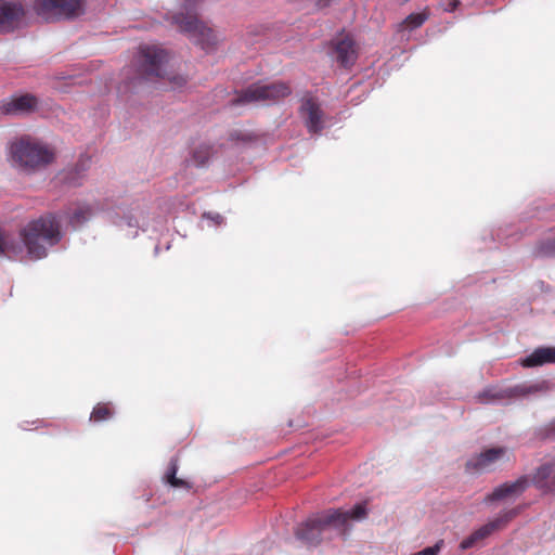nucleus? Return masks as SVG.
<instances>
[{"label":"nucleus","mask_w":555,"mask_h":555,"mask_svg":"<svg viewBox=\"0 0 555 555\" xmlns=\"http://www.w3.org/2000/svg\"><path fill=\"white\" fill-rule=\"evenodd\" d=\"M61 223L55 214H47L29 221L21 231V242L14 240L0 228V257L17 256L26 248L33 260L48 256V248L62 240Z\"/></svg>","instance_id":"f257e3e1"},{"label":"nucleus","mask_w":555,"mask_h":555,"mask_svg":"<svg viewBox=\"0 0 555 555\" xmlns=\"http://www.w3.org/2000/svg\"><path fill=\"white\" fill-rule=\"evenodd\" d=\"M367 515L366 504L358 503L350 511L327 509L309 517L295 530L298 540L307 545H318L330 529L341 530L348 520H361Z\"/></svg>","instance_id":"f03ea898"},{"label":"nucleus","mask_w":555,"mask_h":555,"mask_svg":"<svg viewBox=\"0 0 555 555\" xmlns=\"http://www.w3.org/2000/svg\"><path fill=\"white\" fill-rule=\"evenodd\" d=\"M54 158L52 149L28 135L18 138L10 145L12 165L27 173L46 168L54 162Z\"/></svg>","instance_id":"7ed1b4c3"},{"label":"nucleus","mask_w":555,"mask_h":555,"mask_svg":"<svg viewBox=\"0 0 555 555\" xmlns=\"http://www.w3.org/2000/svg\"><path fill=\"white\" fill-rule=\"evenodd\" d=\"M195 0H185V14L175 15L173 23L178 25L182 33L194 38L202 49L210 50L217 44L215 31L198 20L196 13L192 11Z\"/></svg>","instance_id":"20e7f679"},{"label":"nucleus","mask_w":555,"mask_h":555,"mask_svg":"<svg viewBox=\"0 0 555 555\" xmlns=\"http://www.w3.org/2000/svg\"><path fill=\"white\" fill-rule=\"evenodd\" d=\"M169 59L170 53L160 46L142 44L137 59L138 73L146 80L165 78V65Z\"/></svg>","instance_id":"39448f33"},{"label":"nucleus","mask_w":555,"mask_h":555,"mask_svg":"<svg viewBox=\"0 0 555 555\" xmlns=\"http://www.w3.org/2000/svg\"><path fill=\"white\" fill-rule=\"evenodd\" d=\"M291 93V87L285 82L279 81L269 85L257 82L242 90L231 103L240 105L255 102H275L288 96Z\"/></svg>","instance_id":"423d86ee"},{"label":"nucleus","mask_w":555,"mask_h":555,"mask_svg":"<svg viewBox=\"0 0 555 555\" xmlns=\"http://www.w3.org/2000/svg\"><path fill=\"white\" fill-rule=\"evenodd\" d=\"M81 0H37L36 12L46 21L68 18L78 14Z\"/></svg>","instance_id":"0eeeda50"},{"label":"nucleus","mask_w":555,"mask_h":555,"mask_svg":"<svg viewBox=\"0 0 555 555\" xmlns=\"http://www.w3.org/2000/svg\"><path fill=\"white\" fill-rule=\"evenodd\" d=\"M508 460V450L505 447H495L472 456L465 468L470 474H481L494 470L500 463Z\"/></svg>","instance_id":"6e6552de"},{"label":"nucleus","mask_w":555,"mask_h":555,"mask_svg":"<svg viewBox=\"0 0 555 555\" xmlns=\"http://www.w3.org/2000/svg\"><path fill=\"white\" fill-rule=\"evenodd\" d=\"M299 115L309 133H320L324 129L325 114L315 98L311 95L302 98Z\"/></svg>","instance_id":"1a4fd4ad"},{"label":"nucleus","mask_w":555,"mask_h":555,"mask_svg":"<svg viewBox=\"0 0 555 555\" xmlns=\"http://www.w3.org/2000/svg\"><path fill=\"white\" fill-rule=\"evenodd\" d=\"M520 513L519 507H515L508 511L501 513L494 520L488 522L487 525L480 527L478 530L473 532L468 538L464 539L461 542V548L467 550L474 544L489 537L495 530H499L505 527L512 519H514Z\"/></svg>","instance_id":"9d476101"},{"label":"nucleus","mask_w":555,"mask_h":555,"mask_svg":"<svg viewBox=\"0 0 555 555\" xmlns=\"http://www.w3.org/2000/svg\"><path fill=\"white\" fill-rule=\"evenodd\" d=\"M334 56L340 66L351 67L358 59V49L350 34L340 33L332 41Z\"/></svg>","instance_id":"9b49d317"},{"label":"nucleus","mask_w":555,"mask_h":555,"mask_svg":"<svg viewBox=\"0 0 555 555\" xmlns=\"http://www.w3.org/2000/svg\"><path fill=\"white\" fill-rule=\"evenodd\" d=\"M530 480L527 476H521L513 482H505L496 487L490 494L487 495L486 501H499L509 496H518L529 487Z\"/></svg>","instance_id":"f8f14e48"},{"label":"nucleus","mask_w":555,"mask_h":555,"mask_svg":"<svg viewBox=\"0 0 555 555\" xmlns=\"http://www.w3.org/2000/svg\"><path fill=\"white\" fill-rule=\"evenodd\" d=\"M37 99L31 94H23L2 101L1 112L7 115H20L34 111L37 107Z\"/></svg>","instance_id":"ddd939ff"},{"label":"nucleus","mask_w":555,"mask_h":555,"mask_svg":"<svg viewBox=\"0 0 555 555\" xmlns=\"http://www.w3.org/2000/svg\"><path fill=\"white\" fill-rule=\"evenodd\" d=\"M24 16L23 7L15 2H0V30H13Z\"/></svg>","instance_id":"4468645a"},{"label":"nucleus","mask_w":555,"mask_h":555,"mask_svg":"<svg viewBox=\"0 0 555 555\" xmlns=\"http://www.w3.org/2000/svg\"><path fill=\"white\" fill-rule=\"evenodd\" d=\"M524 367L541 366L547 363H555V347H540L532 353L521 359Z\"/></svg>","instance_id":"2eb2a0df"},{"label":"nucleus","mask_w":555,"mask_h":555,"mask_svg":"<svg viewBox=\"0 0 555 555\" xmlns=\"http://www.w3.org/2000/svg\"><path fill=\"white\" fill-rule=\"evenodd\" d=\"M554 472V462L541 465L532 477V483L543 492H552L551 479Z\"/></svg>","instance_id":"dca6fc26"},{"label":"nucleus","mask_w":555,"mask_h":555,"mask_svg":"<svg viewBox=\"0 0 555 555\" xmlns=\"http://www.w3.org/2000/svg\"><path fill=\"white\" fill-rule=\"evenodd\" d=\"M212 146L207 143H198L194 145L190 153V162L195 167H204L212 156Z\"/></svg>","instance_id":"f3484780"},{"label":"nucleus","mask_w":555,"mask_h":555,"mask_svg":"<svg viewBox=\"0 0 555 555\" xmlns=\"http://www.w3.org/2000/svg\"><path fill=\"white\" fill-rule=\"evenodd\" d=\"M429 18L428 9L423 10L420 13H412L408 15L398 26V31L414 30L420 28Z\"/></svg>","instance_id":"a211bd4d"},{"label":"nucleus","mask_w":555,"mask_h":555,"mask_svg":"<svg viewBox=\"0 0 555 555\" xmlns=\"http://www.w3.org/2000/svg\"><path fill=\"white\" fill-rule=\"evenodd\" d=\"M179 465H178V459L172 457L168 464L165 479L166 481L173 488H183V489H190L191 485L185 481L184 479L177 477Z\"/></svg>","instance_id":"6ab92c4d"},{"label":"nucleus","mask_w":555,"mask_h":555,"mask_svg":"<svg viewBox=\"0 0 555 555\" xmlns=\"http://www.w3.org/2000/svg\"><path fill=\"white\" fill-rule=\"evenodd\" d=\"M91 215L92 209L89 205H78L70 214L68 212V222L76 228L88 221Z\"/></svg>","instance_id":"aec40b11"},{"label":"nucleus","mask_w":555,"mask_h":555,"mask_svg":"<svg viewBox=\"0 0 555 555\" xmlns=\"http://www.w3.org/2000/svg\"><path fill=\"white\" fill-rule=\"evenodd\" d=\"M114 415V409L111 403H98L90 415V421L101 423L109 420Z\"/></svg>","instance_id":"412c9836"},{"label":"nucleus","mask_w":555,"mask_h":555,"mask_svg":"<svg viewBox=\"0 0 555 555\" xmlns=\"http://www.w3.org/2000/svg\"><path fill=\"white\" fill-rule=\"evenodd\" d=\"M509 393L506 390H498L495 388H487L479 392L477 398L481 403H489L495 400L508 398Z\"/></svg>","instance_id":"4be33fe9"},{"label":"nucleus","mask_w":555,"mask_h":555,"mask_svg":"<svg viewBox=\"0 0 555 555\" xmlns=\"http://www.w3.org/2000/svg\"><path fill=\"white\" fill-rule=\"evenodd\" d=\"M538 257H555V237L540 241L534 249Z\"/></svg>","instance_id":"5701e85b"},{"label":"nucleus","mask_w":555,"mask_h":555,"mask_svg":"<svg viewBox=\"0 0 555 555\" xmlns=\"http://www.w3.org/2000/svg\"><path fill=\"white\" fill-rule=\"evenodd\" d=\"M167 79L170 82L172 89H180L188 82V79L184 76H170Z\"/></svg>","instance_id":"b1692460"},{"label":"nucleus","mask_w":555,"mask_h":555,"mask_svg":"<svg viewBox=\"0 0 555 555\" xmlns=\"http://www.w3.org/2000/svg\"><path fill=\"white\" fill-rule=\"evenodd\" d=\"M439 550H440V545L438 543L434 546L426 547V548H424L417 553H414L412 555H437L439 553Z\"/></svg>","instance_id":"393cba45"},{"label":"nucleus","mask_w":555,"mask_h":555,"mask_svg":"<svg viewBox=\"0 0 555 555\" xmlns=\"http://www.w3.org/2000/svg\"><path fill=\"white\" fill-rule=\"evenodd\" d=\"M29 425H33L36 429H38L44 426V422L42 420H36L33 422L24 421L21 423L20 427L24 430H27Z\"/></svg>","instance_id":"a878e982"},{"label":"nucleus","mask_w":555,"mask_h":555,"mask_svg":"<svg viewBox=\"0 0 555 555\" xmlns=\"http://www.w3.org/2000/svg\"><path fill=\"white\" fill-rule=\"evenodd\" d=\"M460 5V1L459 0H448L444 4H443V10L446 12H453L454 10L457 9V7Z\"/></svg>","instance_id":"bb28decb"},{"label":"nucleus","mask_w":555,"mask_h":555,"mask_svg":"<svg viewBox=\"0 0 555 555\" xmlns=\"http://www.w3.org/2000/svg\"><path fill=\"white\" fill-rule=\"evenodd\" d=\"M552 479L550 486H552V492L555 491V462H554V472L552 473Z\"/></svg>","instance_id":"cd10ccee"}]
</instances>
